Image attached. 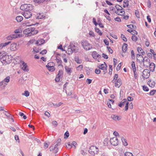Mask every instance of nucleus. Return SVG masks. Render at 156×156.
<instances>
[{"instance_id":"41","label":"nucleus","mask_w":156,"mask_h":156,"mask_svg":"<svg viewBox=\"0 0 156 156\" xmlns=\"http://www.w3.org/2000/svg\"><path fill=\"white\" fill-rule=\"evenodd\" d=\"M22 32L21 29V28H19L18 29H16L14 31V33H19Z\"/></svg>"},{"instance_id":"3","label":"nucleus","mask_w":156,"mask_h":156,"mask_svg":"<svg viewBox=\"0 0 156 156\" xmlns=\"http://www.w3.org/2000/svg\"><path fill=\"white\" fill-rule=\"evenodd\" d=\"M20 9L22 10L31 11L34 9V6L30 4H23L20 7Z\"/></svg>"},{"instance_id":"56","label":"nucleus","mask_w":156,"mask_h":156,"mask_svg":"<svg viewBox=\"0 0 156 156\" xmlns=\"http://www.w3.org/2000/svg\"><path fill=\"white\" fill-rule=\"evenodd\" d=\"M109 73L111 75L112 73V66L111 65H109Z\"/></svg>"},{"instance_id":"31","label":"nucleus","mask_w":156,"mask_h":156,"mask_svg":"<svg viewBox=\"0 0 156 156\" xmlns=\"http://www.w3.org/2000/svg\"><path fill=\"white\" fill-rule=\"evenodd\" d=\"M95 31L97 32L98 34L100 35L101 36L102 34V33L100 29L97 27L95 28Z\"/></svg>"},{"instance_id":"11","label":"nucleus","mask_w":156,"mask_h":156,"mask_svg":"<svg viewBox=\"0 0 156 156\" xmlns=\"http://www.w3.org/2000/svg\"><path fill=\"white\" fill-rule=\"evenodd\" d=\"M110 142L111 144L114 146H117L119 144V140L116 137L112 138L110 140Z\"/></svg>"},{"instance_id":"4","label":"nucleus","mask_w":156,"mask_h":156,"mask_svg":"<svg viewBox=\"0 0 156 156\" xmlns=\"http://www.w3.org/2000/svg\"><path fill=\"white\" fill-rule=\"evenodd\" d=\"M115 13L119 15H122L125 14L124 9L122 7L119 5H116L115 6Z\"/></svg>"},{"instance_id":"19","label":"nucleus","mask_w":156,"mask_h":156,"mask_svg":"<svg viewBox=\"0 0 156 156\" xmlns=\"http://www.w3.org/2000/svg\"><path fill=\"white\" fill-rule=\"evenodd\" d=\"M92 55L94 58L97 59L101 57L100 55L98 54L95 51H93Z\"/></svg>"},{"instance_id":"48","label":"nucleus","mask_w":156,"mask_h":156,"mask_svg":"<svg viewBox=\"0 0 156 156\" xmlns=\"http://www.w3.org/2000/svg\"><path fill=\"white\" fill-rule=\"evenodd\" d=\"M10 43H11L10 41H9L8 42H5L4 43H2V47H3H3H5L7 45H8Z\"/></svg>"},{"instance_id":"26","label":"nucleus","mask_w":156,"mask_h":156,"mask_svg":"<svg viewBox=\"0 0 156 156\" xmlns=\"http://www.w3.org/2000/svg\"><path fill=\"white\" fill-rule=\"evenodd\" d=\"M74 60L77 64H79L81 63L82 62L81 60L80 59L79 57L77 56H76L74 58Z\"/></svg>"},{"instance_id":"52","label":"nucleus","mask_w":156,"mask_h":156,"mask_svg":"<svg viewBox=\"0 0 156 156\" xmlns=\"http://www.w3.org/2000/svg\"><path fill=\"white\" fill-rule=\"evenodd\" d=\"M77 144L76 142L75 141H73L72 143V146H74V149H76V146L77 145Z\"/></svg>"},{"instance_id":"29","label":"nucleus","mask_w":156,"mask_h":156,"mask_svg":"<svg viewBox=\"0 0 156 156\" xmlns=\"http://www.w3.org/2000/svg\"><path fill=\"white\" fill-rule=\"evenodd\" d=\"M121 140L123 144L125 146H127L128 145V144L126 140L124 137H122L121 138Z\"/></svg>"},{"instance_id":"30","label":"nucleus","mask_w":156,"mask_h":156,"mask_svg":"<svg viewBox=\"0 0 156 156\" xmlns=\"http://www.w3.org/2000/svg\"><path fill=\"white\" fill-rule=\"evenodd\" d=\"M148 83L149 86L152 87H154L155 85V83L154 81H148Z\"/></svg>"},{"instance_id":"6","label":"nucleus","mask_w":156,"mask_h":156,"mask_svg":"<svg viewBox=\"0 0 156 156\" xmlns=\"http://www.w3.org/2000/svg\"><path fill=\"white\" fill-rule=\"evenodd\" d=\"M54 66L55 64L52 62L48 63L47 65H46V67L48 70L51 72H53L55 70Z\"/></svg>"},{"instance_id":"12","label":"nucleus","mask_w":156,"mask_h":156,"mask_svg":"<svg viewBox=\"0 0 156 156\" xmlns=\"http://www.w3.org/2000/svg\"><path fill=\"white\" fill-rule=\"evenodd\" d=\"M24 17L26 19H28L32 16V13L30 11H25L22 13Z\"/></svg>"},{"instance_id":"45","label":"nucleus","mask_w":156,"mask_h":156,"mask_svg":"<svg viewBox=\"0 0 156 156\" xmlns=\"http://www.w3.org/2000/svg\"><path fill=\"white\" fill-rule=\"evenodd\" d=\"M45 0H33V1L37 3H41L44 2Z\"/></svg>"},{"instance_id":"9","label":"nucleus","mask_w":156,"mask_h":156,"mask_svg":"<svg viewBox=\"0 0 156 156\" xmlns=\"http://www.w3.org/2000/svg\"><path fill=\"white\" fill-rule=\"evenodd\" d=\"M129 102L127 101V100L126 99L122 100L120 103L119 104V106L120 107H122L123 105H125V111H127L128 109Z\"/></svg>"},{"instance_id":"37","label":"nucleus","mask_w":156,"mask_h":156,"mask_svg":"<svg viewBox=\"0 0 156 156\" xmlns=\"http://www.w3.org/2000/svg\"><path fill=\"white\" fill-rule=\"evenodd\" d=\"M83 66L82 65H80L76 67V69L77 71H80L83 69Z\"/></svg>"},{"instance_id":"46","label":"nucleus","mask_w":156,"mask_h":156,"mask_svg":"<svg viewBox=\"0 0 156 156\" xmlns=\"http://www.w3.org/2000/svg\"><path fill=\"white\" fill-rule=\"evenodd\" d=\"M131 39L132 40L134 41H136L138 39L137 37L135 35H133Z\"/></svg>"},{"instance_id":"21","label":"nucleus","mask_w":156,"mask_h":156,"mask_svg":"<svg viewBox=\"0 0 156 156\" xmlns=\"http://www.w3.org/2000/svg\"><path fill=\"white\" fill-rule=\"evenodd\" d=\"M111 118L115 121H119L121 119V117L120 116L115 115H112Z\"/></svg>"},{"instance_id":"33","label":"nucleus","mask_w":156,"mask_h":156,"mask_svg":"<svg viewBox=\"0 0 156 156\" xmlns=\"http://www.w3.org/2000/svg\"><path fill=\"white\" fill-rule=\"evenodd\" d=\"M23 17L21 16H17L16 18V20L18 22H21L23 20Z\"/></svg>"},{"instance_id":"17","label":"nucleus","mask_w":156,"mask_h":156,"mask_svg":"<svg viewBox=\"0 0 156 156\" xmlns=\"http://www.w3.org/2000/svg\"><path fill=\"white\" fill-rule=\"evenodd\" d=\"M115 86L118 88H119L122 84L121 80L120 79H118L116 81H115Z\"/></svg>"},{"instance_id":"2","label":"nucleus","mask_w":156,"mask_h":156,"mask_svg":"<svg viewBox=\"0 0 156 156\" xmlns=\"http://www.w3.org/2000/svg\"><path fill=\"white\" fill-rule=\"evenodd\" d=\"M38 33V31L35 30L34 27H29L23 31V34L27 36H30L36 34Z\"/></svg>"},{"instance_id":"49","label":"nucleus","mask_w":156,"mask_h":156,"mask_svg":"<svg viewBox=\"0 0 156 156\" xmlns=\"http://www.w3.org/2000/svg\"><path fill=\"white\" fill-rule=\"evenodd\" d=\"M66 145V147L68 149H71L72 147V145L70 144L69 143H67Z\"/></svg>"},{"instance_id":"25","label":"nucleus","mask_w":156,"mask_h":156,"mask_svg":"<svg viewBox=\"0 0 156 156\" xmlns=\"http://www.w3.org/2000/svg\"><path fill=\"white\" fill-rule=\"evenodd\" d=\"M127 49V44L124 43L122 46V51L123 52H125Z\"/></svg>"},{"instance_id":"44","label":"nucleus","mask_w":156,"mask_h":156,"mask_svg":"<svg viewBox=\"0 0 156 156\" xmlns=\"http://www.w3.org/2000/svg\"><path fill=\"white\" fill-rule=\"evenodd\" d=\"M19 115L21 116H23V118L24 119H27V117L23 113L19 112Z\"/></svg>"},{"instance_id":"32","label":"nucleus","mask_w":156,"mask_h":156,"mask_svg":"<svg viewBox=\"0 0 156 156\" xmlns=\"http://www.w3.org/2000/svg\"><path fill=\"white\" fill-rule=\"evenodd\" d=\"M129 5L128 0H124L123 1V7L124 8L127 7Z\"/></svg>"},{"instance_id":"23","label":"nucleus","mask_w":156,"mask_h":156,"mask_svg":"<svg viewBox=\"0 0 156 156\" xmlns=\"http://www.w3.org/2000/svg\"><path fill=\"white\" fill-rule=\"evenodd\" d=\"M93 22L95 26H97L98 25V24L99 23H101V19L99 18H98L97 22L96 21L95 19L94 18L93 19Z\"/></svg>"},{"instance_id":"13","label":"nucleus","mask_w":156,"mask_h":156,"mask_svg":"<svg viewBox=\"0 0 156 156\" xmlns=\"http://www.w3.org/2000/svg\"><path fill=\"white\" fill-rule=\"evenodd\" d=\"M20 62L22 64V65H20L21 69L24 71H28L29 70L27 68V64L24 62L23 61H20Z\"/></svg>"},{"instance_id":"53","label":"nucleus","mask_w":156,"mask_h":156,"mask_svg":"<svg viewBox=\"0 0 156 156\" xmlns=\"http://www.w3.org/2000/svg\"><path fill=\"white\" fill-rule=\"evenodd\" d=\"M156 92V90H151L149 93V94L150 95H153L154 94L155 92Z\"/></svg>"},{"instance_id":"14","label":"nucleus","mask_w":156,"mask_h":156,"mask_svg":"<svg viewBox=\"0 0 156 156\" xmlns=\"http://www.w3.org/2000/svg\"><path fill=\"white\" fill-rule=\"evenodd\" d=\"M10 49L12 51H16L18 49L17 44L16 43H12L10 45L9 47Z\"/></svg>"},{"instance_id":"16","label":"nucleus","mask_w":156,"mask_h":156,"mask_svg":"<svg viewBox=\"0 0 156 156\" xmlns=\"http://www.w3.org/2000/svg\"><path fill=\"white\" fill-rule=\"evenodd\" d=\"M136 58L137 62L140 63L143 62L144 58H143V56L139 54H137Z\"/></svg>"},{"instance_id":"5","label":"nucleus","mask_w":156,"mask_h":156,"mask_svg":"<svg viewBox=\"0 0 156 156\" xmlns=\"http://www.w3.org/2000/svg\"><path fill=\"white\" fill-rule=\"evenodd\" d=\"M81 44L83 48L86 50H89L92 48V45L86 41H83Z\"/></svg>"},{"instance_id":"1","label":"nucleus","mask_w":156,"mask_h":156,"mask_svg":"<svg viewBox=\"0 0 156 156\" xmlns=\"http://www.w3.org/2000/svg\"><path fill=\"white\" fill-rule=\"evenodd\" d=\"M0 59L3 65H6L11 62L12 57L11 55H7L5 51H0Z\"/></svg>"},{"instance_id":"59","label":"nucleus","mask_w":156,"mask_h":156,"mask_svg":"<svg viewBox=\"0 0 156 156\" xmlns=\"http://www.w3.org/2000/svg\"><path fill=\"white\" fill-rule=\"evenodd\" d=\"M48 146H49V144H48L46 143L45 142L44 143V148L45 149H47L48 147Z\"/></svg>"},{"instance_id":"58","label":"nucleus","mask_w":156,"mask_h":156,"mask_svg":"<svg viewBox=\"0 0 156 156\" xmlns=\"http://www.w3.org/2000/svg\"><path fill=\"white\" fill-rule=\"evenodd\" d=\"M47 51L46 50L44 49L42 51H41L40 52V54L42 55H44L46 54L47 53Z\"/></svg>"},{"instance_id":"64","label":"nucleus","mask_w":156,"mask_h":156,"mask_svg":"<svg viewBox=\"0 0 156 156\" xmlns=\"http://www.w3.org/2000/svg\"><path fill=\"white\" fill-rule=\"evenodd\" d=\"M101 71L100 69H96L95 70V73L97 74H99L100 73Z\"/></svg>"},{"instance_id":"43","label":"nucleus","mask_w":156,"mask_h":156,"mask_svg":"<svg viewBox=\"0 0 156 156\" xmlns=\"http://www.w3.org/2000/svg\"><path fill=\"white\" fill-rule=\"evenodd\" d=\"M89 34L90 36L91 37H94L95 36V34H94V33L92 31H90L89 33Z\"/></svg>"},{"instance_id":"28","label":"nucleus","mask_w":156,"mask_h":156,"mask_svg":"<svg viewBox=\"0 0 156 156\" xmlns=\"http://www.w3.org/2000/svg\"><path fill=\"white\" fill-rule=\"evenodd\" d=\"M44 17L45 16L43 15V13H39L37 14V18L38 19H43Z\"/></svg>"},{"instance_id":"57","label":"nucleus","mask_w":156,"mask_h":156,"mask_svg":"<svg viewBox=\"0 0 156 156\" xmlns=\"http://www.w3.org/2000/svg\"><path fill=\"white\" fill-rule=\"evenodd\" d=\"M69 136V133L68 132H66L64 134V138H68Z\"/></svg>"},{"instance_id":"10","label":"nucleus","mask_w":156,"mask_h":156,"mask_svg":"<svg viewBox=\"0 0 156 156\" xmlns=\"http://www.w3.org/2000/svg\"><path fill=\"white\" fill-rule=\"evenodd\" d=\"M150 75V71L147 69H144L142 73V76L143 78L144 79L148 78L149 77Z\"/></svg>"},{"instance_id":"61","label":"nucleus","mask_w":156,"mask_h":156,"mask_svg":"<svg viewBox=\"0 0 156 156\" xmlns=\"http://www.w3.org/2000/svg\"><path fill=\"white\" fill-rule=\"evenodd\" d=\"M70 47L74 51L76 50V49L74 48H75V46L73 44H71L70 45Z\"/></svg>"},{"instance_id":"39","label":"nucleus","mask_w":156,"mask_h":156,"mask_svg":"<svg viewBox=\"0 0 156 156\" xmlns=\"http://www.w3.org/2000/svg\"><path fill=\"white\" fill-rule=\"evenodd\" d=\"M29 94H30L29 92L27 90L25 91H24V93H23L22 94V95H24L27 97L29 96Z\"/></svg>"},{"instance_id":"15","label":"nucleus","mask_w":156,"mask_h":156,"mask_svg":"<svg viewBox=\"0 0 156 156\" xmlns=\"http://www.w3.org/2000/svg\"><path fill=\"white\" fill-rule=\"evenodd\" d=\"M107 65L105 62L104 64H101L99 66V68L103 70L104 74H105L107 72Z\"/></svg>"},{"instance_id":"54","label":"nucleus","mask_w":156,"mask_h":156,"mask_svg":"<svg viewBox=\"0 0 156 156\" xmlns=\"http://www.w3.org/2000/svg\"><path fill=\"white\" fill-rule=\"evenodd\" d=\"M118 78V75L117 74H115L114 76V79L113 80V82H114L115 81L117 80Z\"/></svg>"},{"instance_id":"42","label":"nucleus","mask_w":156,"mask_h":156,"mask_svg":"<svg viewBox=\"0 0 156 156\" xmlns=\"http://www.w3.org/2000/svg\"><path fill=\"white\" fill-rule=\"evenodd\" d=\"M66 92L68 95L69 96L71 95L72 94V90L68 89L66 90Z\"/></svg>"},{"instance_id":"50","label":"nucleus","mask_w":156,"mask_h":156,"mask_svg":"<svg viewBox=\"0 0 156 156\" xmlns=\"http://www.w3.org/2000/svg\"><path fill=\"white\" fill-rule=\"evenodd\" d=\"M121 37L124 41L126 42L127 41L126 38L124 35L122 34L121 35Z\"/></svg>"},{"instance_id":"51","label":"nucleus","mask_w":156,"mask_h":156,"mask_svg":"<svg viewBox=\"0 0 156 156\" xmlns=\"http://www.w3.org/2000/svg\"><path fill=\"white\" fill-rule=\"evenodd\" d=\"M131 57L132 59H134L135 58V54L133 50L131 51Z\"/></svg>"},{"instance_id":"34","label":"nucleus","mask_w":156,"mask_h":156,"mask_svg":"<svg viewBox=\"0 0 156 156\" xmlns=\"http://www.w3.org/2000/svg\"><path fill=\"white\" fill-rule=\"evenodd\" d=\"M73 50L70 47L68 48L66 51V53L69 55L71 54L73 52Z\"/></svg>"},{"instance_id":"47","label":"nucleus","mask_w":156,"mask_h":156,"mask_svg":"<svg viewBox=\"0 0 156 156\" xmlns=\"http://www.w3.org/2000/svg\"><path fill=\"white\" fill-rule=\"evenodd\" d=\"M143 90L145 91H148L149 90L148 87L144 85L143 86Z\"/></svg>"},{"instance_id":"60","label":"nucleus","mask_w":156,"mask_h":156,"mask_svg":"<svg viewBox=\"0 0 156 156\" xmlns=\"http://www.w3.org/2000/svg\"><path fill=\"white\" fill-rule=\"evenodd\" d=\"M131 34H132L133 35H135V34L137 35V32L136 31L133 30Z\"/></svg>"},{"instance_id":"22","label":"nucleus","mask_w":156,"mask_h":156,"mask_svg":"<svg viewBox=\"0 0 156 156\" xmlns=\"http://www.w3.org/2000/svg\"><path fill=\"white\" fill-rule=\"evenodd\" d=\"M149 69L151 71L154 72L155 68V65L154 63H151L149 64Z\"/></svg>"},{"instance_id":"63","label":"nucleus","mask_w":156,"mask_h":156,"mask_svg":"<svg viewBox=\"0 0 156 156\" xmlns=\"http://www.w3.org/2000/svg\"><path fill=\"white\" fill-rule=\"evenodd\" d=\"M86 82L88 84H90L92 82V80L89 79H87L86 80Z\"/></svg>"},{"instance_id":"40","label":"nucleus","mask_w":156,"mask_h":156,"mask_svg":"<svg viewBox=\"0 0 156 156\" xmlns=\"http://www.w3.org/2000/svg\"><path fill=\"white\" fill-rule=\"evenodd\" d=\"M57 147L56 145H51L50 147V150L51 151H53L55 148Z\"/></svg>"},{"instance_id":"8","label":"nucleus","mask_w":156,"mask_h":156,"mask_svg":"<svg viewBox=\"0 0 156 156\" xmlns=\"http://www.w3.org/2000/svg\"><path fill=\"white\" fill-rule=\"evenodd\" d=\"M99 151L98 149L94 146H92L90 147L89 151L90 154H97Z\"/></svg>"},{"instance_id":"36","label":"nucleus","mask_w":156,"mask_h":156,"mask_svg":"<svg viewBox=\"0 0 156 156\" xmlns=\"http://www.w3.org/2000/svg\"><path fill=\"white\" fill-rule=\"evenodd\" d=\"M125 156H133V154L129 151H126L125 153Z\"/></svg>"},{"instance_id":"7","label":"nucleus","mask_w":156,"mask_h":156,"mask_svg":"<svg viewBox=\"0 0 156 156\" xmlns=\"http://www.w3.org/2000/svg\"><path fill=\"white\" fill-rule=\"evenodd\" d=\"M10 76H8L2 81L0 82L1 86L3 87H5L7 85L8 83L10 81Z\"/></svg>"},{"instance_id":"38","label":"nucleus","mask_w":156,"mask_h":156,"mask_svg":"<svg viewBox=\"0 0 156 156\" xmlns=\"http://www.w3.org/2000/svg\"><path fill=\"white\" fill-rule=\"evenodd\" d=\"M137 51L139 53H141L142 54H143V53H144L143 50L142 49V48L140 47H138L137 48Z\"/></svg>"},{"instance_id":"35","label":"nucleus","mask_w":156,"mask_h":156,"mask_svg":"<svg viewBox=\"0 0 156 156\" xmlns=\"http://www.w3.org/2000/svg\"><path fill=\"white\" fill-rule=\"evenodd\" d=\"M131 66L133 71L136 70L134 62L133 61L131 62Z\"/></svg>"},{"instance_id":"20","label":"nucleus","mask_w":156,"mask_h":156,"mask_svg":"<svg viewBox=\"0 0 156 156\" xmlns=\"http://www.w3.org/2000/svg\"><path fill=\"white\" fill-rule=\"evenodd\" d=\"M65 68L67 73L70 75L72 72V68L67 66L65 67Z\"/></svg>"},{"instance_id":"55","label":"nucleus","mask_w":156,"mask_h":156,"mask_svg":"<svg viewBox=\"0 0 156 156\" xmlns=\"http://www.w3.org/2000/svg\"><path fill=\"white\" fill-rule=\"evenodd\" d=\"M134 73V77L135 79H137V74L136 70L133 71Z\"/></svg>"},{"instance_id":"18","label":"nucleus","mask_w":156,"mask_h":156,"mask_svg":"<svg viewBox=\"0 0 156 156\" xmlns=\"http://www.w3.org/2000/svg\"><path fill=\"white\" fill-rule=\"evenodd\" d=\"M147 59H145V58H144V61L143 62L144 65L145 66H147L150 64V60L149 58H146Z\"/></svg>"},{"instance_id":"24","label":"nucleus","mask_w":156,"mask_h":156,"mask_svg":"<svg viewBox=\"0 0 156 156\" xmlns=\"http://www.w3.org/2000/svg\"><path fill=\"white\" fill-rule=\"evenodd\" d=\"M44 43V40L43 39H40L38 40L36 42V44L38 45H41Z\"/></svg>"},{"instance_id":"27","label":"nucleus","mask_w":156,"mask_h":156,"mask_svg":"<svg viewBox=\"0 0 156 156\" xmlns=\"http://www.w3.org/2000/svg\"><path fill=\"white\" fill-rule=\"evenodd\" d=\"M61 72L60 71H58V73L56 76V77L55 79V81L56 82H58L60 80V76H61Z\"/></svg>"},{"instance_id":"62","label":"nucleus","mask_w":156,"mask_h":156,"mask_svg":"<svg viewBox=\"0 0 156 156\" xmlns=\"http://www.w3.org/2000/svg\"><path fill=\"white\" fill-rule=\"evenodd\" d=\"M15 140L16 141H18V143L20 142V140H19V136L18 135H16L15 136Z\"/></svg>"}]
</instances>
